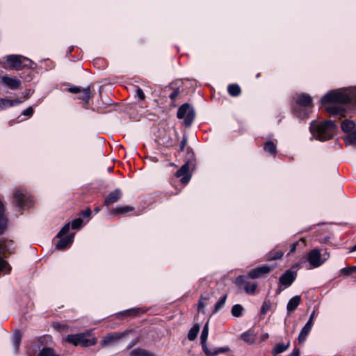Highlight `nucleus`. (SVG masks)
<instances>
[{
	"instance_id": "603ef678",
	"label": "nucleus",
	"mask_w": 356,
	"mask_h": 356,
	"mask_svg": "<svg viewBox=\"0 0 356 356\" xmlns=\"http://www.w3.org/2000/svg\"><path fill=\"white\" fill-rule=\"evenodd\" d=\"M300 350L298 348H294L293 351L288 356H299Z\"/></svg>"
},
{
	"instance_id": "052dcab7",
	"label": "nucleus",
	"mask_w": 356,
	"mask_h": 356,
	"mask_svg": "<svg viewBox=\"0 0 356 356\" xmlns=\"http://www.w3.org/2000/svg\"><path fill=\"white\" fill-rule=\"evenodd\" d=\"M135 345V342H131L128 346L127 348H131Z\"/></svg>"
},
{
	"instance_id": "b1692460",
	"label": "nucleus",
	"mask_w": 356,
	"mask_h": 356,
	"mask_svg": "<svg viewBox=\"0 0 356 356\" xmlns=\"http://www.w3.org/2000/svg\"><path fill=\"white\" fill-rule=\"evenodd\" d=\"M22 338V332L19 330H15L12 336V343L15 352H17L19 350Z\"/></svg>"
},
{
	"instance_id": "8fccbe9b",
	"label": "nucleus",
	"mask_w": 356,
	"mask_h": 356,
	"mask_svg": "<svg viewBox=\"0 0 356 356\" xmlns=\"http://www.w3.org/2000/svg\"><path fill=\"white\" fill-rule=\"evenodd\" d=\"M81 215L85 217V218H87V217H90V216L91 215V210L90 208H88L87 209L84 210V211H81Z\"/></svg>"
},
{
	"instance_id": "58836bf2",
	"label": "nucleus",
	"mask_w": 356,
	"mask_h": 356,
	"mask_svg": "<svg viewBox=\"0 0 356 356\" xmlns=\"http://www.w3.org/2000/svg\"><path fill=\"white\" fill-rule=\"evenodd\" d=\"M8 219L6 216H0V235H1L7 227Z\"/></svg>"
},
{
	"instance_id": "5701e85b",
	"label": "nucleus",
	"mask_w": 356,
	"mask_h": 356,
	"mask_svg": "<svg viewBox=\"0 0 356 356\" xmlns=\"http://www.w3.org/2000/svg\"><path fill=\"white\" fill-rule=\"evenodd\" d=\"M264 150L268 154L275 156L277 154L276 144L272 140H268L264 143Z\"/></svg>"
},
{
	"instance_id": "20e7f679",
	"label": "nucleus",
	"mask_w": 356,
	"mask_h": 356,
	"mask_svg": "<svg viewBox=\"0 0 356 356\" xmlns=\"http://www.w3.org/2000/svg\"><path fill=\"white\" fill-rule=\"evenodd\" d=\"M90 335L91 331L90 330L79 334H68L65 341L75 346L89 347L95 345L97 342L96 337L89 338Z\"/></svg>"
},
{
	"instance_id": "4d7b16f0",
	"label": "nucleus",
	"mask_w": 356,
	"mask_h": 356,
	"mask_svg": "<svg viewBox=\"0 0 356 356\" xmlns=\"http://www.w3.org/2000/svg\"><path fill=\"white\" fill-rule=\"evenodd\" d=\"M210 298V294L208 293L205 296H203V301L207 302Z\"/></svg>"
},
{
	"instance_id": "f3484780",
	"label": "nucleus",
	"mask_w": 356,
	"mask_h": 356,
	"mask_svg": "<svg viewBox=\"0 0 356 356\" xmlns=\"http://www.w3.org/2000/svg\"><path fill=\"white\" fill-rule=\"evenodd\" d=\"M270 271V268L268 266L264 265L251 270L248 273V277L252 279H257L261 277L263 275L268 273Z\"/></svg>"
},
{
	"instance_id": "3c124183",
	"label": "nucleus",
	"mask_w": 356,
	"mask_h": 356,
	"mask_svg": "<svg viewBox=\"0 0 356 356\" xmlns=\"http://www.w3.org/2000/svg\"><path fill=\"white\" fill-rule=\"evenodd\" d=\"M298 244H299L298 241L292 243L291 245V248H290V251H289V254L293 253L296 251Z\"/></svg>"
},
{
	"instance_id": "5fc2aeb1",
	"label": "nucleus",
	"mask_w": 356,
	"mask_h": 356,
	"mask_svg": "<svg viewBox=\"0 0 356 356\" xmlns=\"http://www.w3.org/2000/svg\"><path fill=\"white\" fill-rule=\"evenodd\" d=\"M10 102L13 104V106L20 104L22 103V101L19 99H15L13 100H10Z\"/></svg>"
},
{
	"instance_id": "aec40b11",
	"label": "nucleus",
	"mask_w": 356,
	"mask_h": 356,
	"mask_svg": "<svg viewBox=\"0 0 356 356\" xmlns=\"http://www.w3.org/2000/svg\"><path fill=\"white\" fill-rule=\"evenodd\" d=\"M1 81L11 90L18 89L21 86V81L19 79L9 77L8 76H2Z\"/></svg>"
},
{
	"instance_id": "473e14b6",
	"label": "nucleus",
	"mask_w": 356,
	"mask_h": 356,
	"mask_svg": "<svg viewBox=\"0 0 356 356\" xmlns=\"http://www.w3.org/2000/svg\"><path fill=\"white\" fill-rule=\"evenodd\" d=\"M243 307L240 304H236L232 307L231 313L234 317H240L242 316Z\"/></svg>"
},
{
	"instance_id": "39448f33",
	"label": "nucleus",
	"mask_w": 356,
	"mask_h": 356,
	"mask_svg": "<svg viewBox=\"0 0 356 356\" xmlns=\"http://www.w3.org/2000/svg\"><path fill=\"white\" fill-rule=\"evenodd\" d=\"M5 58L9 68L12 70H20L25 67L34 69L36 66L31 59L21 55H8Z\"/></svg>"
},
{
	"instance_id": "c03bdc74",
	"label": "nucleus",
	"mask_w": 356,
	"mask_h": 356,
	"mask_svg": "<svg viewBox=\"0 0 356 356\" xmlns=\"http://www.w3.org/2000/svg\"><path fill=\"white\" fill-rule=\"evenodd\" d=\"M33 114V109L31 107H29L26 109H25L22 113V115L31 117Z\"/></svg>"
},
{
	"instance_id": "4468645a",
	"label": "nucleus",
	"mask_w": 356,
	"mask_h": 356,
	"mask_svg": "<svg viewBox=\"0 0 356 356\" xmlns=\"http://www.w3.org/2000/svg\"><path fill=\"white\" fill-rule=\"evenodd\" d=\"M315 312H313L305 326L302 328L299 335H298V341L300 343H302L306 340V338L309 333L310 332L312 325H313V320L314 318Z\"/></svg>"
},
{
	"instance_id": "423d86ee",
	"label": "nucleus",
	"mask_w": 356,
	"mask_h": 356,
	"mask_svg": "<svg viewBox=\"0 0 356 356\" xmlns=\"http://www.w3.org/2000/svg\"><path fill=\"white\" fill-rule=\"evenodd\" d=\"M186 163L178 170L176 172V177H181V182L182 184H187L191 178V175L189 173L191 169L195 167V157L194 154L192 152H187Z\"/></svg>"
},
{
	"instance_id": "0eeeda50",
	"label": "nucleus",
	"mask_w": 356,
	"mask_h": 356,
	"mask_svg": "<svg viewBox=\"0 0 356 356\" xmlns=\"http://www.w3.org/2000/svg\"><path fill=\"white\" fill-rule=\"evenodd\" d=\"M330 257V254L327 250L321 253L318 249H313L310 250L307 255V261L309 264V268H315L323 265Z\"/></svg>"
},
{
	"instance_id": "0e129e2a",
	"label": "nucleus",
	"mask_w": 356,
	"mask_h": 356,
	"mask_svg": "<svg viewBox=\"0 0 356 356\" xmlns=\"http://www.w3.org/2000/svg\"><path fill=\"white\" fill-rule=\"evenodd\" d=\"M259 76H260V74H259V73H258V74L256 75V77H257V78H259Z\"/></svg>"
},
{
	"instance_id": "a878e982",
	"label": "nucleus",
	"mask_w": 356,
	"mask_h": 356,
	"mask_svg": "<svg viewBox=\"0 0 356 356\" xmlns=\"http://www.w3.org/2000/svg\"><path fill=\"white\" fill-rule=\"evenodd\" d=\"M227 92L232 97H238L241 94V90L238 84L232 83L228 86Z\"/></svg>"
},
{
	"instance_id": "09e8293b",
	"label": "nucleus",
	"mask_w": 356,
	"mask_h": 356,
	"mask_svg": "<svg viewBox=\"0 0 356 356\" xmlns=\"http://www.w3.org/2000/svg\"><path fill=\"white\" fill-rule=\"evenodd\" d=\"M186 143H187V138L186 137H184L180 143V151H184V148H185V146L186 145Z\"/></svg>"
},
{
	"instance_id": "ddd939ff",
	"label": "nucleus",
	"mask_w": 356,
	"mask_h": 356,
	"mask_svg": "<svg viewBox=\"0 0 356 356\" xmlns=\"http://www.w3.org/2000/svg\"><path fill=\"white\" fill-rule=\"evenodd\" d=\"M247 276H239L236 279V283L240 286H243L245 291L248 294H254L257 287L255 282H251Z\"/></svg>"
},
{
	"instance_id": "a19ab883",
	"label": "nucleus",
	"mask_w": 356,
	"mask_h": 356,
	"mask_svg": "<svg viewBox=\"0 0 356 356\" xmlns=\"http://www.w3.org/2000/svg\"><path fill=\"white\" fill-rule=\"evenodd\" d=\"M83 220L81 218H77L72 220V228L74 229H79L82 227Z\"/></svg>"
},
{
	"instance_id": "680f3d73",
	"label": "nucleus",
	"mask_w": 356,
	"mask_h": 356,
	"mask_svg": "<svg viewBox=\"0 0 356 356\" xmlns=\"http://www.w3.org/2000/svg\"><path fill=\"white\" fill-rule=\"evenodd\" d=\"M99 210H100V209H99V207H96V208H95V209H94V211H95V212L96 213H98V212L99 211Z\"/></svg>"
},
{
	"instance_id": "dca6fc26",
	"label": "nucleus",
	"mask_w": 356,
	"mask_h": 356,
	"mask_svg": "<svg viewBox=\"0 0 356 356\" xmlns=\"http://www.w3.org/2000/svg\"><path fill=\"white\" fill-rule=\"evenodd\" d=\"M122 196V193L120 189L116 188L111 192L105 198L104 204L108 206L110 204L117 202Z\"/></svg>"
},
{
	"instance_id": "c756f323",
	"label": "nucleus",
	"mask_w": 356,
	"mask_h": 356,
	"mask_svg": "<svg viewBox=\"0 0 356 356\" xmlns=\"http://www.w3.org/2000/svg\"><path fill=\"white\" fill-rule=\"evenodd\" d=\"M283 255L284 252L281 250H273L268 254L266 259L268 261L276 260L280 259Z\"/></svg>"
},
{
	"instance_id": "bf43d9fd",
	"label": "nucleus",
	"mask_w": 356,
	"mask_h": 356,
	"mask_svg": "<svg viewBox=\"0 0 356 356\" xmlns=\"http://www.w3.org/2000/svg\"><path fill=\"white\" fill-rule=\"evenodd\" d=\"M356 251V244L350 248V252Z\"/></svg>"
},
{
	"instance_id": "c85d7f7f",
	"label": "nucleus",
	"mask_w": 356,
	"mask_h": 356,
	"mask_svg": "<svg viewBox=\"0 0 356 356\" xmlns=\"http://www.w3.org/2000/svg\"><path fill=\"white\" fill-rule=\"evenodd\" d=\"M200 331V326L198 324H195L189 330L188 333V339L190 341H194L197 336V334Z\"/></svg>"
},
{
	"instance_id": "f704fd0d",
	"label": "nucleus",
	"mask_w": 356,
	"mask_h": 356,
	"mask_svg": "<svg viewBox=\"0 0 356 356\" xmlns=\"http://www.w3.org/2000/svg\"><path fill=\"white\" fill-rule=\"evenodd\" d=\"M131 356H150L151 353L148 351L141 349L136 348L130 353Z\"/></svg>"
},
{
	"instance_id": "69168bd1",
	"label": "nucleus",
	"mask_w": 356,
	"mask_h": 356,
	"mask_svg": "<svg viewBox=\"0 0 356 356\" xmlns=\"http://www.w3.org/2000/svg\"><path fill=\"white\" fill-rule=\"evenodd\" d=\"M127 312H134V309L127 310Z\"/></svg>"
},
{
	"instance_id": "1a4fd4ad",
	"label": "nucleus",
	"mask_w": 356,
	"mask_h": 356,
	"mask_svg": "<svg viewBox=\"0 0 356 356\" xmlns=\"http://www.w3.org/2000/svg\"><path fill=\"white\" fill-rule=\"evenodd\" d=\"M208 335L209 332L204 331H202L200 335V343L202 348L207 356H217L219 354H223L230 351V348L229 346L209 348L207 343Z\"/></svg>"
},
{
	"instance_id": "a18cd8bd",
	"label": "nucleus",
	"mask_w": 356,
	"mask_h": 356,
	"mask_svg": "<svg viewBox=\"0 0 356 356\" xmlns=\"http://www.w3.org/2000/svg\"><path fill=\"white\" fill-rule=\"evenodd\" d=\"M198 309L201 310L206 306V302L203 301V296L202 295L198 301Z\"/></svg>"
},
{
	"instance_id": "7ed1b4c3",
	"label": "nucleus",
	"mask_w": 356,
	"mask_h": 356,
	"mask_svg": "<svg viewBox=\"0 0 356 356\" xmlns=\"http://www.w3.org/2000/svg\"><path fill=\"white\" fill-rule=\"evenodd\" d=\"M296 104L293 106V111L298 117L305 118L309 116V109L312 106V99L310 95L301 93L296 97Z\"/></svg>"
},
{
	"instance_id": "6e6d98bb",
	"label": "nucleus",
	"mask_w": 356,
	"mask_h": 356,
	"mask_svg": "<svg viewBox=\"0 0 356 356\" xmlns=\"http://www.w3.org/2000/svg\"><path fill=\"white\" fill-rule=\"evenodd\" d=\"M202 331H204V332H209V321H207V322L204 324V325L203 329H202Z\"/></svg>"
},
{
	"instance_id": "bb28decb",
	"label": "nucleus",
	"mask_w": 356,
	"mask_h": 356,
	"mask_svg": "<svg viewBox=\"0 0 356 356\" xmlns=\"http://www.w3.org/2000/svg\"><path fill=\"white\" fill-rule=\"evenodd\" d=\"M134 211V208L131 206H124V207H117L111 211L112 214H125L128 212Z\"/></svg>"
},
{
	"instance_id": "864d4df0",
	"label": "nucleus",
	"mask_w": 356,
	"mask_h": 356,
	"mask_svg": "<svg viewBox=\"0 0 356 356\" xmlns=\"http://www.w3.org/2000/svg\"><path fill=\"white\" fill-rule=\"evenodd\" d=\"M0 216H5V208L3 203L0 201Z\"/></svg>"
},
{
	"instance_id": "f03ea898",
	"label": "nucleus",
	"mask_w": 356,
	"mask_h": 356,
	"mask_svg": "<svg viewBox=\"0 0 356 356\" xmlns=\"http://www.w3.org/2000/svg\"><path fill=\"white\" fill-rule=\"evenodd\" d=\"M353 101L356 102V90L350 93L343 92L340 90H330L325 94L321 99L322 104L327 103L345 104Z\"/></svg>"
},
{
	"instance_id": "9b49d317",
	"label": "nucleus",
	"mask_w": 356,
	"mask_h": 356,
	"mask_svg": "<svg viewBox=\"0 0 356 356\" xmlns=\"http://www.w3.org/2000/svg\"><path fill=\"white\" fill-rule=\"evenodd\" d=\"M341 129L347 134L344 137V140L347 143L356 145V129L355 124L353 121L345 120L341 123Z\"/></svg>"
},
{
	"instance_id": "4c0bfd02",
	"label": "nucleus",
	"mask_w": 356,
	"mask_h": 356,
	"mask_svg": "<svg viewBox=\"0 0 356 356\" xmlns=\"http://www.w3.org/2000/svg\"><path fill=\"white\" fill-rule=\"evenodd\" d=\"M271 304L269 300L266 299L261 306V314L264 315L267 313V312L270 309Z\"/></svg>"
},
{
	"instance_id": "a211bd4d",
	"label": "nucleus",
	"mask_w": 356,
	"mask_h": 356,
	"mask_svg": "<svg viewBox=\"0 0 356 356\" xmlns=\"http://www.w3.org/2000/svg\"><path fill=\"white\" fill-rule=\"evenodd\" d=\"M122 335L119 333H111L106 337L100 341L99 344L102 347L115 344L121 338Z\"/></svg>"
},
{
	"instance_id": "7c9ffc66",
	"label": "nucleus",
	"mask_w": 356,
	"mask_h": 356,
	"mask_svg": "<svg viewBox=\"0 0 356 356\" xmlns=\"http://www.w3.org/2000/svg\"><path fill=\"white\" fill-rule=\"evenodd\" d=\"M241 338L242 340L248 343H253L255 340L254 336L251 331H247L242 333Z\"/></svg>"
},
{
	"instance_id": "de8ad7c7",
	"label": "nucleus",
	"mask_w": 356,
	"mask_h": 356,
	"mask_svg": "<svg viewBox=\"0 0 356 356\" xmlns=\"http://www.w3.org/2000/svg\"><path fill=\"white\" fill-rule=\"evenodd\" d=\"M179 94V89H175L169 95L170 98L174 101L176 97L178 96V95Z\"/></svg>"
},
{
	"instance_id": "f257e3e1",
	"label": "nucleus",
	"mask_w": 356,
	"mask_h": 356,
	"mask_svg": "<svg viewBox=\"0 0 356 356\" xmlns=\"http://www.w3.org/2000/svg\"><path fill=\"white\" fill-rule=\"evenodd\" d=\"M337 129V125L332 120H326L322 123L312 121L309 130L312 135L318 140L326 141L331 139Z\"/></svg>"
},
{
	"instance_id": "6e6552de",
	"label": "nucleus",
	"mask_w": 356,
	"mask_h": 356,
	"mask_svg": "<svg viewBox=\"0 0 356 356\" xmlns=\"http://www.w3.org/2000/svg\"><path fill=\"white\" fill-rule=\"evenodd\" d=\"M12 246V241H0V273H3V274H10L11 272V266L5 259V254L6 252H13Z\"/></svg>"
},
{
	"instance_id": "2f4dec72",
	"label": "nucleus",
	"mask_w": 356,
	"mask_h": 356,
	"mask_svg": "<svg viewBox=\"0 0 356 356\" xmlns=\"http://www.w3.org/2000/svg\"><path fill=\"white\" fill-rule=\"evenodd\" d=\"M227 298V294H225L222 297H221L220 299L216 303L214 309L212 312L213 314L217 313L220 309H221L224 307Z\"/></svg>"
},
{
	"instance_id": "72a5a7b5",
	"label": "nucleus",
	"mask_w": 356,
	"mask_h": 356,
	"mask_svg": "<svg viewBox=\"0 0 356 356\" xmlns=\"http://www.w3.org/2000/svg\"><path fill=\"white\" fill-rule=\"evenodd\" d=\"M38 356H59L58 355L56 354L54 349L51 348H43L40 353H38Z\"/></svg>"
},
{
	"instance_id": "9d476101",
	"label": "nucleus",
	"mask_w": 356,
	"mask_h": 356,
	"mask_svg": "<svg viewBox=\"0 0 356 356\" xmlns=\"http://www.w3.org/2000/svg\"><path fill=\"white\" fill-rule=\"evenodd\" d=\"M177 116L179 119H184L185 125L188 127L191 126L195 113L193 108L189 104L185 103L178 108Z\"/></svg>"
},
{
	"instance_id": "393cba45",
	"label": "nucleus",
	"mask_w": 356,
	"mask_h": 356,
	"mask_svg": "<svg viewBox=\"0 0 356 356\" xmlns=\"http://www.w3.org/2000/svg\"><path fill=\"white\" fill-rule=\"evenodd\" d=\"M92 97V94L90 90V86L86 88H83L82 90L80 93H78L77 99L85 101L86 103L88 102V100L90 97Z\"/></svg>"
},
{
	"instance_id": "412c9836",
	"label": "nucleus",
	"mask_w": 356,
	"mask_h": 356,
	"mask_svg": "<svg viewBox=\"0 0 356 356\" xmlns=\"http://www.w3.org/2000/svg\"><path fill=\"white\" fill-rule=\"evenodd\" d=\"M326 111L332 115L343 116L346 112L345 109L339 105H331L325 108Z\"/></svg>"
},
{
	"instance_id": "f8f14e48",
	"label": "nucleus",
	"mask_w": 356,
	"mask_h": 356,
	"mask_svg": "<svg viewBox=\"0 0 356 356\" xmlns=\"http://www.w3.org/2000/svg\"><path fill=\"white\" fill-rule=\"evenodd\" d=\"M13 197L19 209H28L32 204L33 201L31 197L21 191H16L14 193Z\"/></svg>"
},
{
	"instance_id": "c9c22d12",
	"label": "nucleus",
	"mask_w": 356,
	"mask_h": 356,
	"mask_svg": "<svg viewBox=\"0 0 356 356\" xmlns=\"http://www.w3.org/2000/svg\"><path fill=\"white\" fill-rule=\"evenodd\" d=\"M12 106L13 104L10 102V99L6 98H0V108L1 109H6Z\"/></svg>"
},
{
	"instance_id": "e2e57ef3",
	"label": "nucleus",
	"mask_w": 356,
	"mask_h": 356,
	"mask_svg": "<svg viewBox=\"0 0 356 356\" xmlns=\"http://www.w3.org/2000/svg\"><path fill=\"white\" fill-rule=\"evenodd\" d=\"M353 268V272H356V266H352Z\"/></svg>"
},
{
	"instance_id": "ea45409f",
	"label": "nucleus",
	"mask_w": 356,
	"mask_h": 356,
	"mask_svg": "<svg viewBox=\"0 0 356 356\" xmlns=\"http://www.w3.org/2000/svg\"><path fill=\"white\" fill-rule=\"evenodd\" d=\"M53 327L58 331L60 332H67L68 328L66 324H63L58 322L54 323Z\"/></svg>"
},
{
	"instance_id": "2eb2a0df",
	"label": "nucleus",
	"mask_w": 356,
	"mask_h": 356,
	"mask_svg": "<svg viewBox=\"0 0 356 356\" xmlns=\"http://www.w3.org/2000/svg\"><path fill=\"white\" fill-rule=\"evenodd\" d=\"M295 279L296 275L291 270H287L280 276L279 281L281 285H283L285 287H289L292 284Z\"/></svg>"
},
{
	"instance_id": "cd10ccee",
	"label": "nucleus",
	"mask_w": 356,
	"mask_h": 356,
	"mask_svg": "<svg viewBox=\"0 0 356 356\" xmlns=\"http://www.w3.org/2000/svg\"><path fill=\"white\" fill-rule=\"evenodd\" d=\"M290 346V342L286 343V344L284 343H279L275 345L273 350V354L277 355L279 353H282L284 352Z\"/></svg>"
},
{
	"instance_id": "49530a36",
	"label": "nucleus",
	"mask_w": 356,
	"mask_h": 356,
	"mask_svg": "<svg viewBox=\"0 0 356 356\" xmlns=\"http://www.w3.org/2000/svg\"><path fill=\"white\" fill-rule=\"evenodd\" d=\"M136 95L141 100L145 98V94H144L143 90L141 88H138L136 90Z\"/></svg>"
},
{
	"instance_id": "e433bc0d",
	"label": "nucleus",
	"mask_w": 356,
	"mask_h": 356,
	"mask_svg": "<svg viewBox=\"0 0 356 356\" xmlns=\"http://www.w3.org/2000/svg\"><path fill=\"white\" fill-rule=\"evenodd\" d=\"M70 222H67L66 223L63 227L62 229L60 230V232L57 234V235L56 236V238H60V237H62L64 235H65L66 234L68 233V232L70 231Z\"/></svg>"
},
{
	"instance_id": "79ce46f5",
	"label": "nucleus",
	"mask_w": 356,
	"mask_h": 356,
	"mask_svg": "<svg viewBox=\"0 0 356 356\" xmlns=\"http://www.w3.org/2000/svg\"><path fill=\"white\" fill-rule=\"evenodd\" d=\"M82 89H83L82 88L79 87V86H71L67 88V90L70 92L78 94V93H80V92L82 90Z\"/></svg>"
},
{
	"instance_id": "13d9d810",
	"label": "nucleus",
	"mask_w": 356,
	"mask_h": 356,
	"mask_svg": "<svg viewBox=\"0 0 356 356\" xmlns=\"http://www.w3.org/2000/svg\"><path fill=\"white\" fill-rule=\"evenodd\" d=\"M30 97V90H26V95H25V97L26 99H29Z\"/></svg>"
},
{
	"instance_id": "37998d69",
	"label": "nucleus",
	"mask_w": 356,
	"mask_h": 356,
	"mask_svg": "<svg viewBox=\"0 0 356 356\" xmlns=\"http://www.w3.org/2000/svg\"><path fill=\"white\" fill-rule=\"evenodd\" d=\"M341 273L346 276L350 275L353 273L352 267L343 268L341 269Z\"/></svg>"
},
{
	"instance_id": "4be33fe9",
	"label": "nucleus",
	"mask_w": 356,
	"mask_h": 356,
	"mask_svg": "<svg viewBox=\"0 0 356 356\" xmlns=\"http://www.w3.org/2000/svg\"><path fill=\"white\" fill-rule=\"evenodd\" d=\"M301 301L300 296H296L291 298L287 303L286 309L288 313H291L296 309Z\"/></svg>"
},
{
	"instance_id": "6ab92c4d",
	"label": "nucleus",
	"mask_w": 356,
	"mask_h": 356,
	"mask_svg": "<svg viewBox=\"0 0 356 356\" xmlns=\"http://www.w3.org/2000/svg\"><path fill=\"white\" fill-rule=\"evenodd\" d=\"M74 237V233L70 234L65 237H60L59 240L56 245V248L59 250H63L69 247L73 242Z\"/></svg>"
}]
</instances>
